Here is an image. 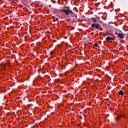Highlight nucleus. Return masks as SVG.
I'll list each match as a JSON object with an SVG mask.
<instances>
[{
	"instance_id": "1",
	"label": "nucleus",
	"mask_w": 128,
	"mask_h": 128,
	"mask_svg": "<svg viewBox=\"0 0 128 128\" xmlns=\"http://www.w3.org/2000/svg\"><path fill=\"white\" fill-rule=\"evenodd\" d=\"M60 10L61 12H64L66 16L70 14L71 18H78V16L76 15V14L72 10H70V8H68V9L66 10Z\"/></svg>"
},
{
	"instance_id": "2",
	"label": "nucleus",
	"mask_w": 128,
	"mask_h": 128,
	"mask_svg": "<svg viewBox=\"0 0 128 128\" xmlns=\"http://www.w3.org/2000/svg\"><path fill=\"white\" fill-rule=\"evenodd\" d=\"M91 26L92 28H94L95 30H98V29L100 26V24H98L94 23L92 24Z\"/></svg>"
},
{
	"instance_id": "3",
	"label": "nucleus",
	"mask_w": 128,
	"mask_h": 128,
	"mask_svg": "<svg viewBox=\"0 0 128 128\" xmlns=\"http://www.w3.org/2000/svg\"><path fill=\"white\" fill-rule=\"evenodd\" d=\"M115 34L118 36L119 38H124V35L122 33H118L117 32H115Z\"/></svg>"
},
{
	"instance_id": "4",
	"label": "nucleus",
	"mask_w": 128,
	"mask_h": 128,
	"mask_svg": "<svg viewBox=\"0 0 128 128\" xmlns=\"http://www.w3.org/2000/svg\"><path fill=\"white\" fill-rule=\"evenodd\" d=\"M106 40L108 41V40H112V37L110 36H108L106 38Z\"/></svg>"
},
{
	"instance_id": "5",
	"label": "nucleus",
	"mask_w": 128,
	"mask_h": 128,
	"mask_svg": "<svg viewBox=\"0 0 128 128\" xmlns=\"http://www.w3.org/2000/svg\"><path fill=\"white\" fill-rule=\"evenodd\" d=\"M122 116H124H124L122 114H120L117 116V118H116V120H118V118H122Z\"/></svg>"
},
{
	"instance_id": "6",
	"label": "nucleus",
	"mask_w": 128,
	"mask_h": 128,
	"mask_svg": "<svg viewBox=\"0 0 128 128\" xmlns=\"http://www.w3.org/2000/svg\"><path fill=\"white\" fill-rule=\"evenodd\" d=\"M118 94L120 96H123L124 92H122V90H120V91H119Z\"/></svg>"
},
{
	"instance_id": "7",
	"label": "nucleus",
	"mask_w": 128,
	"mask_h": 128,
	"mask_svg": "<svg viewBox=\"0 0 128 128\" xmlns=\"http://www.w3.org/2000/svg\"><path fill=\"white\" fill-rule=\"evenodd\" d=\"M91 20H92L93 21L92 22H96L98 21L96 20V18H91Z\"/></svg>"
},
{
	"instance_id": "8",
	"label": "nucleus",
	"mask_w": 128,
	"mask_h": 128,
	"mask_svg": "<svg viewBox=\"0 0 128 128\" xmlns=\"http://www.w3.org/2000/svg\"><path fill=\"white\" fill-rule=\"evenodd\" d=\"M105 34L106 36H108V34H110V32H108V31H106Z\"/></svg>"
},
{
	"instance_id": "9",
	"label": "nucleus",
	"mask_w": 128,
	"mask_h": 128,
	"mask_svg": "<svg viewBox=\"0 0 128 128\" xmlns=\"http://www.w3.org/2000/svg\"><path fill=\"white\" fill-rule=\"evenodd\" d=\"M6 64H1V66H2V68H6Z\"/></svg>"
},
{
	"instance_id": "10",
	"label": "nucleus",
	"mask_w": 128,
	"mask_h": 128,
	"mask_svg": "<svg viewBox=\"0 0 128 128\" xmlns=\"http://www.w3.org/2000/svg\"><path fill=\"white\" fill-rule=\"evenodd\" d=\"M94 46H96V48H98V43H96L94 44Z\"/></svg>"
},
{
	"instance_id": "11",
	"label": "nucleus",
	"mask_w": 128,
	"mask_h": 128,
	"mask_svg": "<svg viewBox=\"0 0 128 128\" xmlns=\"http://www.w3.org/2000/svg\"><path fill=\"white\" fill-rule=\"evenodd\" d=\"M116 40V37L111 38V40Z\"/></svg>"
},
{
	"instance_id": "12",
	"label": "nucleus",
	"mask_w": 128,
	"mask_h": 128,
	"mask_svg": "<svg viewBox=\"0 0 128 128\" xmlns=\"http://www.w3.org/2000/svg\"><path fill=\"white\" fill-rule=\"evenodd\" d=\"M122 46V44H119V46Z\"/></svg>"
},
{
	"instance_id": "13",
	"label": "nucleus",
	"mask_w": 128,
	"mask_h": 128,
	"mask_svg": "<svg viewBox=\"0 0 128 128\" xmlns=\"http://www.w3.org/2000/svg\"><path fill=\"white\" fill-rule=\"evenodd\" d=\"M107 106H110V104H107Z\"/></svg>"
},
{
	"instance_id": "14",
	"label": "nucleus",
	"mask_w": 128,
	"mask_h": 128,
	"mask_svg": "<svg viewBox=\"0 0 128 128\" xmlns=\"http://www.w3.org/2000/svg\"><path fill=\"white\" fill-rule=\"evenodd\" d=\"M50 8H52V5H49Z\"/></svg>"
},
{
	"instance_id": "15",
	"label": "nucleus",
	"mask_w": 128,
	"mask_h": 128,
	"mask_svg": "<svg viewBox=\"0 0 128 128\" xmlns=\"http://www.w3.org/2000/svg\"><path fill=\"white\" fill-rule=\"evenodd\" d=\"M99 43H100V44H102V41H100V42H99Z\"/></svg>"
},
{
	"instance_id": "16",
	"label": "nucleus",
	"mask_w": 128,
	"mask_h": 128,
	"mask_svg": "<svg viewBox=\"0 0 128 128\" xmlns=\"http://www.w3.org/2000/svg\"><path fill=\"white\" fill-rule=\"evenodd\" d=\"M53 22H56V20H54Z\"/></svg>"
}]
</instances>
